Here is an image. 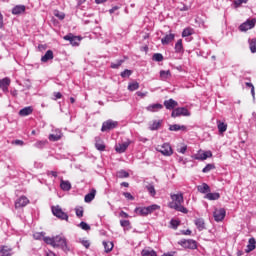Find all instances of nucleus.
I'll return each mask as SVG.
<instances>
[{
    "label": "nucleus",
    "instance_id": "39",
    "mask_svg": "<svg viewBox=\"0 0 256 256\" xmlns=\"http://www.w3.org/2000/svg\"><path fill=\"white\" fill-rule=\"evenodd\" d=\"M193 33H195L193 28H185L182 32V37H191V35H193Z\"/></svg>",
    "mask_w": 256,
    "mask_h": 256
},
{
    "label": "nucleus",
    "instance_id": "22",
    "mask_svg": "<svg viewBox=\"0 0 256 256\" xmlns=\"http://www.w3.org/2000/svg\"><path fill=\"white\" fill-rule=\"evenodd\" d=\"M33 113V107L27 106L19 111L20 117H27L28 115H31Z\"/></svg>",
    "mask_w": 256,
    "mask_h": 256
},
{
    "label": "nucleus",
    "instance_id": "11",
    "mask_svg": "<svg viewBox=\"0 0 256 256\" xmlns=\"http://www.w3.org/2000/svg\"><path fill=\"white\" fill-rule=\"evenodd\" d=\"M29 205V198L21 196L15 201V209H21V207H27Z\"/></svg>",
    "mask_w": 256,
    "mask_h": 256
},
{
    "label": "nucleus",
    "instance_id": "43",
    "mask_svg": "<svg viewBox=\"0 0 256 256\" xmlns=\"http://www.w3.org/2000/svg\"><path fill=\"white\" fill-rule=\"evenodd\" d=\"M78 227H80V229H83V231H89L91 229V226H89V224H87L86 222H81Z\"/></svg>",
    "mask_w": 256,
    "mask_h": 256
},
{
    "label": "nucleus",
    "instance_id": "19",
    "mask_svg": "<svg viewBox=\"0 0 256 256\" xmlns=\"http://www.w3.org/2000/svg\"><path fill=\"white\" fill-rule=\"evenodd\" d=\"M178 105H179V103L177 101L173 100L172 98H170L169 100L164 101V106L169 111H171L172 109L175 110V107H177Z\"/></svg>",
    "mask_w": 256,
    "mask_h": 256
},
{
    "label": "nucleus",
    "instance_id": "63",
    "mask_svg": "<svg viewBox=\"0 0 256 256\" xmlns=\"http://www.w3.org/2000/svg\"><path fill=\"white\" fill-rule=\"evenodd\" d=\"M10 93H11V96H12V97H17V94H18V93H17V90H15V89H14V90H11Z\"/></svg>",
    "mask_w": 256,
    "mask_h": 256
},
{
    "label": "nucleus",
    "instance_id": "44",
    "mask_svg": "<svg viewBox=\"0 0 256 256\" xmlns=\"http://www.w3.org/2000/svg\"><path fill=\"white\" fill-rule=\"evenodd\" d=\"M247 1L249 0H234L233 4L235 9L241 7V5H243V3H247Z\"/></svg>",
    "mask_w": 256,
    "mask_h": 256
},
{
    "label": "nucleus",
    "instance_id": "23",
    "mask_svg": "<svg viewBox=\"0 0 256 256\" xmlns=\"http://www.w3.org/2000/svg\"><path fill=\"white\" fill-rule=\"evenodd\" d=\"M25 5H16L13 9H12V14L13 15H21V13H25Z\"/></svg>",
    "mask_w": 256,
    "mask_h": 256
},
{
    "label": "nucleus",
    "instance_id": "30",
    "mask_svg": "<svg viewBox=\"0 0 256 256\" xmlns=\"http://www.w3.org/2000/svg\"><path fill=\"white\" fill-rule=\"evenodd\" d=\"M34 239L41 241L45 243V239H49L50 237L45 236V232H36L33 234Z\"/></svg>",
    "mask_w": 256,
    "mask_h": 256
},
{
    "label": "nucleus",
    "instance_id": "62",
    "mask_svg": "<svg viewBox=\"0 0 256 256\" xmlns=\"http://www.w3.org/2000/svg\"><path fill=\"white\" fill-rule=\"evenodd\" d=\"M14 143L15 145H24L23 140H15Z\"/></svg>",
    "mask_w": 256,
    "mask_h": 256
},
{
    "label": "nucleus",
    "instance_id": "41",
    "mask_svg": "<svg viewBox=\"0 0 256 256\" xmlns=\"http://www.w3.org/2000/svg\"><path fill=\"white\" fill-rule=\"evenodd\" d=\"M179 225H181V222L179 220L172 219L170 221V227L172 229H177V227H179Z\"/></svg>",
    "mask_w": 256,
    "mask_h": 256
},
{
    "label": "nucleus",
    "instance_id": "18",
    "mask_svg": "<svg viewBox=\"0 0 256 256\" xmlns=\"http://www.w3.org/2000/svg\"><path fill=\"white\" fill-rule=\"evenodd\" d=\"M162 123H163V120H153V121L149 122L148 129L150 131H157V129H159L161 127Z\"/></svg>",
    "mask_w": 256,
    "mask_h": 256
},
{
    "label": "nucleus",
    "instance_id": "14",
    "mask_svg": "<svg viewBox=\"0 0 256 256\" xmlns=\"http://www.w3.org/2000/svg\"><path fill=\"white\" fill-rule=\"evenodd\" d=\"M9 85H11V79L9 77L0 80V89L3 93H9Z\"/></svg>",
    "mask_w": 256,
    "mask_h": 256
},
{
    "label": "nucleus",
    "instance_id": "45",
    "mask_svg": "<svg viewBox=\"0 0 256 256\" xmlns=\"http://www.w3.org/2000/svg\"><path fill=\"white\" fill-rule=\"evenodd\" d=\"M61 139V133L59 134H50L49 135V140L50 141H59Z\"/></svg>",
    "mask_w": 256,
    "mask_h": 256
},
{
    "label": "nucleus",
    "instance_id": "31",
    "mask_svg": "<svg viewBox=\"0 0 256 256\" xmlns=\"http://www.w3.org/2000/svg\"><path fill=\"white\" fill-rule=\"evenodd\" d=\"M53 59V51L48 50L44 56H42L41 61L42 63H47V61H51Z\"/></svg>",
    "mask_w": 256,
    "mask_h": 256
},
{
    "label": "nucleus",
    "instance_id": "53",
    "mask_svg": "<svg viewBox=\"0 0 256 256\" xmlns=\"http://www.w3.org/2000/svg\"><path fill=\"white\" fill-rule=\"evenodd\" d=\"M123 195L129 201H134L135 200V197H133V195H131V193H129V192H124Z\"/></svg>",
    "mask_w": 256,
    "mask_h": 256
},
{
    "label": "nucleus",
    "instance_id": "35",
    "mask_svg": "<svg viewBox=\"0 0 256 256\" xmlns=\"http://www.w3.org/2000/svg\"><path fill=\"white\" fill-rule=\"evenodd\" d=\"M0 256H11V248L2 246L0 249Z\"/></svg>",
    "mask_w": 256,
    "mask_h": 256
},
{
    "label": "nucleus",
    "instance_id": "6",
    "mask_svg": "<svg viewBox=\"0 0 256 256\" xmlns=\"http://www.w3.org/2000/svg\"><path fill=\"white\" fill-rule=\"evenodd\" d=\"M171 117H191V112L185 107H178L172 111Z\"/></svg>",
    "mask_w": 256,
    "mask_h": 256
},
{
    "label": "nucleus",
    "instance_id": "27",
    "mask_svg": "<svg viewBox=\"0 0 256 256\" xmlns=\"http://www.w3.org/2000/svg\"><path fill=\"white\" fill-rule=\"evenodd\" d=\"M95 147L98 151H105V143H103V140L101 138L95 139Z\"/></svg>",
    "mask_w": 256,
    "mask_h": 256
},
{
    "label": "nucleus",
    "instance_id": "16",
    "mask_svg": "<svg viewBox=\"0 0 256 256\" xmlns=\"http://www.w3.org/2000/svg\"><path fill=\"white\" fill-rule=\"evenodd\" d=\"M130 145H131V141L128 140L126 142L116 145L115 149H116L117 153H125V151H127V148Z\"/></svg>",
    "mask_w": 256,
    "mask_h": 256
},
{
    "label": "nucleus",
    "instance_id": "46",
    "mask_svg": "<svg viewBox=\"0 0 256 256\" xmlns=\"http://www.w3.org/2000/svg\"><path fill=\"white\" fill-rule=\"evenodd\" d=\"M152 59H153V61L161 62V61H163V54L156 53L153 55Z\"/></svg>",
    "mask_w": 256,
    "mask_h": 256
},
{
    "label": "nucleus",
    "instance_id": "49",
    "mask_svg": "<svg viewBox=\"0 0 256 256\" xmlns=\"http://www.w3.org/2000/svg\"><path fill=\"white\" fill-rule=\"evenodd\" d=\"M246 87L251 88V95L255 99V86L251 82H246Z\"/></svg>",
    "mask_w": 256,
    "mask_h": 256
},
{
    "label": "nucleus",
    "instance_id": "17",
    "mask_svg": "<svg viewBox=\"0 0 256 256\" xmlns=\"http://www.w3.org/2000/svg\"><path fill=\"white\" fill-rule=\"evenodd\" d=\"M161 109H163V104L160 103L150 104L146 107V111L150 113H157V111H161Z\"/></svg>",
    "mask_w": 256,
    "mask_h": 256
},
{
    "label": "nucleus",
    "instance_id": "47",
    "mask_svg": "<svg viewBox=\"0 0 256 256\" xmlns=\"http://www.w3.org/2000/svg\"><path fill=\"white\" fill-rule=\"evenodd\" d=\"M212 169H215V165L213 164H207L205 168H203L202 172L209 173V171H212Z\"/></svg>",
    "mask_w": 256,
    "mask_h": 256
},
{
    "label": "nucleus",
    "instance_id": "9",
    "mask_svg": "<svg viewBox=\"0 0 256 256\" xmlns=\"http://www.w3.org/2000/svg\"><path fill=\"white\" fill-rule=\"evenodd\" d=\"M63 39L65 41H69L70 44L73 46V47H77L79 46V43L81 42V38L79 36H75L73 34H68L66 36L63 37Z\"/></svg>",
    "mask_w": 256,
    "mask_h": 256
},
{
    "label": "nucleus",
    "instance_id": "59",
    "mask_svg": "<svg viewBox=\"0 0 256 256\" xmlns=\"http://www.w3.org/2000/svg\"><path fill=\"white\" fill-rule=\"evenodd\" d=\"M54 97H55V100H57V99H61L63 95L60 92H54Z\"/></svg>",
    "mask_w": 256,
    "mask_h": 256
},
{
    "label": "nucleus",
    "instance_id": "7",
    "mask_svg": "<svg viewBox=\"0 0 256 256\" xmlns=\"http://www.w3.org/2000/svg\"><path fill=\"white\" fill-rule=\"evenodd\" d=\"M211 157H213V153L211 151L200 150L197 154L192 156V159H195L196 161H205Z\"/></svg>",
    "mask_w": 256,
    "mask_h": 256
},
{
    "label": "nucleus",
    "instance_id": "37",
    "mask_svg": "<svg viewBox=\"0 0 256 256\" xmlns=\"http://www.w3.org/2000/svg\"><path fill=\"white\" fill-rule=\"evenodd\" d=\"M160 77L162 79V81H166V79H169V77H171V71L169 70H161L160 71Z\"/></svg>",
    "mask_w": 256,
    "mask_h": 256
},
{
    "label": "nucleus",
    "instance_id": "38",
    "mask_svg": "<svg viewBox=\"0 0 256 256\" xmlns=\"http://www.w3.org/2000/svg\"><path fill=\"white\" fill-rule=\"evenodd\" d=\"M116 177H118L119 179H127V177H129V172L125 170H119L116 173Z\"/></svg>",
    "mask_w": 256,
    "mask_h": 256
},
{
    "label": "nucleus",
    "instance_id": "12",
    "mask_svg": "<svg viewBox=\"0 0 256 256\" xmlns=\"http://www.w3.org/2000/svg\"><path fill=\"white\" fill-rule=\"evenodd\" d=\"M256 19L247 20L242 23L239 27L240 31H249V29H253L255 27Z\"/></svg>",
    "mask_w": 256,
    "mask_h": 256
},
{
    "label": "nucleus",
    "instance_id": "3",
    "mask_svg": "<svg viewBox=\"0 0 256 256\" xmlns=\"http://www.w3.org/2000/svg\"><path fill=\"white\" fill-rule=\"evenodd\" d=\"M157 209H161V206L153 204L147 207H137L135 208V213L141 217H146V215H151V213L157 211Z\"/></svg>",
    "mask_w": 256,
    "mask_h": 256
},
{
    "label": "nucleus",
    "instance_id": "58",
    "mask_svg": "<svg viewBox=\"0 0 256 256\" xmlns=\"http://www.w3.org/2000/svg\"><path fill=\"white\" fill-rule=\"evenodd\" d=\"M136 95H137L138 97H147V92L138 91V92H136Z\"/></svg>",
    "mask_w": 256,
    "mask_h": 256
},
{
    "label": "nucleus",
    "instance_id": "48",
    "mask_svg": "<svg viewBox=\"0 0 256 256\" xmlns=\"http://www.w3.org/2000/svg\"><path fill=\"white\" fill-rule=\"evenodd\" d=\"M133 72L131 71V70H129V69H126V70H124L123 72H121V77L123 78V79H125V77H131V74H132Z\"/></svg>",
    "mask_w": 256,
    "mask_h": 256
},
{
    "label": "nucleus",
    "instance_id": "40",
    "mask_svg": "<svg viewBox=\"0 0 256 256\" xmlns=\"http://www.w3.org/2000/svg\"><path fill=\"white\" fill-rule=\"evenodd\" d=\"M139 89V82H131L128 84V91H137Z\"/></svg>",
    "mask_w": 256,
    "mask_h": 256
},
{
    "label": "nucleus",
    "instance_id": "20",
    "mask_svg": "<svg viewBox=\"0 0 256 256\" xmlns=\"http://www.w3.org/2000/svg\"><path fill=\"white\" fill-rule=\"evenodd\" d=\"M95 195H97V190L92 189L90 191V193L85 195V197H84L85 203H91V201H93V199H95Z\"/></svg>",
    "mask_w": 256,
    "mask_h": 256
},
{
    "label": "nucleus",
    "instance_id": "29",
    "mask_svg": "<svg viewBox=\"0 0 256 256\" xmlns=\"http://www.w3.org/2000/svg\"><path fill=\"white\" fill-rule=\"evenodd\" d=\"M146 190L151 197H155L157 195V191L155 190V186L153 185V183H149L148 185H146Z\"/></svg>",
    "mask_w": 256,
    "mask_h": 256
},
{
    "label": "nucleus",
    "instance_id": "15",
    "mask_svg": "<svg viewBox=\"0 0 256 256\" xmlns=\"http://www.w3.org/2000/svg\"><path fill=\"white\" fill-rule=\"evenodd\" d=\"M169 131H182V133H187L189 129L185 125L172 124L169 125Z\"/></svg>",
    "mask_w": 256,
    "mask_h": 256
},
{
    "label": "nucleus",
    "instance_id": "26",
    "mask_svg": "<svg viewBox=\"0 0 256 256\" xmlns=\"http://www.w3.org/2000/svg\"><path fill=\"white\" fill-rule=\"evenodd\" d=\"M102 245H103V247L105 249V253H111V251H113V247H114L113 242H111V241H103Z\"/></svg>",
    "mask_w": 256,
    "mask_h": 256
},
{
    "label": "nucleus",
    "instance_id": "57",
    "mask_svg": "<svg viewBox=\"0 0 256 256\" xmlns=\"http://www.w3.org/2000/svg\"><path fill=\"white\" fill-rule=\"evenodd\" d=\"M118 9H119V6H114V7H112V8L109 10L110 15H113V13H115V11H118Z\"/></svg>",
    "mask_w": 256,
    "mask_h": 256
},
{
    "label": "nucleus",
    "instance_id": "55",
    "mask_svg": "<svg viewBox=\"0 0 256 256\" xmlns=\"http://www.w3.org/2000/svg\"><path fill=\"white\" fill-rule=\"evenodd\" d=\"M76 215L77 217H83V208H76Z\"/></svg>",
    "mask_w": 256,
    "mask_h": 256
},
{
    "label": "nucleus",
    "instance_id": "8",
    "mask_svg": "<svg viewBox=\"0 0 256 256\" xmlns=\"http://www.w3.org/2000/svg\"><path fill=\"white\" fill-rule=\"evenodd\" d=\"M119 122L113 120H107L103 122L101 131L105 133V131H111L112 129H117Z\"/></svg>",
    "mask_w": 256,
    "mask_h": 256
},
{
    "label": "nucleus",
    "instance_id": "34",
    "mask_svg": "<svg viewBox=\"0 0 256 256\" xmlns=\"http://www.w3.org/2000/svg\"><path fill=\"white\" fill-rule=\"evenodd\" d=\"M60 187L63 191H71V182L61 180Z\"/></svg>",
    "mask_w": 256,
    "mask_h": 256
},
{
    "label": "nucleus",
    "instance_id": "61",
    "mask_svg": "<svg viewBox=\"0 0 256 256\" xmlns=\"http://www.w3.org/2000/svg\"><path fill=\"white\" fill-rule=\"evenodd\" d=\"M47 175H52V177H57V172L56 171H49Z\"/></svg>",
    "mask_w": 256,
    "mask_h": 256
},
{
    "label": "nucleus",
    "instance_id": "1",
    "mask_svg": "<svg viewBox=\"0 0 256 256\" xmlns=\"http://www.w3.org/2000/svg\"><path fill=\"white\" fill-rule=\"evenodd\" d=\"M171 202H169L168 207L170 209H174L175 211H179L180 213H184L187 215L189 210L183 206L185 203V198L183 197V192H178L177 194H170Z\"/></svg>",
    "mask_w": 256,
    "mask_h": 256
},
{
    "label": "nucleus",
    "instance_id": "36",
    "mask_svg": "<svg viewBox=\"0 0 256 256\" xmlns=\"http://www.w3.org/2000/svg\"><path fill=\"white\" fill-rule=\"evenodd\" d=\"M217 127H218L219 133H225V131H227V124L224 122L218 121Z\"/></svg>",
    "mask_w": 256,
    "mask_h": 256
},
{
    "label": "nucleus",
    "instance_id": "2",
    "mask_svg": "<svg viewBox=\"0 0 256 256\" xmlns=\"http://www.w3.org/2000/svg\"><path fill=\"white\" fill-rule=\"evenodd\" d=\"M44 241L47 245H51L54 248L62 249V251H69V246L67 245V239L63 235L44 238Z\"/></svg>",
    "mask_w": 256,
    "mask_h": 256
},
{
    "label": "nucleus",
    "instance_id": "25",
    "mask_svg": "<svg viewBox=\"0 0 256 256\" xmlns=\"http://www.w3.org/2000/svg\"><path fill=\"white\" fill-rule=\"evenodd\" d=\"M175 39V34H167L164 38L161 39L162 45H169L171 41Z\"/></svg>",
    "mask_w": 256,
    "mask_h": 256
},
{
    "label": "nucleus",
    "instance_id": "24",
    "mask_svg": "<svg viewBox=\"0 0 256 256\" xmlns=\"http://www.w3.org/2000/svg\"><path fill=\"white\" fill-rule=\"evenodd\" d=\"M255 247H256L255 238H250L248 241L246 252L251 253V251H255Z\"/></svg>",
    "mask_w": 256,
    "mask_h": 256
},
{
    "label": "nucleus",
    "instance_id": "32",
    "mask_svg": "<svg viewBox=\"0 0 256 256\" xmlns=\"http://www.w3.org/2000/svg\"><path fill=\"white\" fill-rule=\"evenodd\" d=\"M199 193H209V191H211V188L207 185V183H203L202 185H199L197 187Z\"/></svg>",
    "mask_w": 256,
    "mask_h": 256
},
{
    "label": "nucleus",
    "instance_id": "54",
    "mask_svg": "<svg viewBox=\"0 0 256 256\" xmlns=\"http://www.w3.org/2000/svg\"><path fill=\"white\" fill-rule=\"evenodd\" d=\"M120 224H121V227H129V225H131L129 220H121Z\"/></svg>",
    "mask_w": 256,
    "mask_h": 256
},
{
    "label": "nucleus",
    "instance_id": "21",
    "mask_svg": "<svg viewBox=\"0 0 256 256\" xmlns=\"http://www.w3.org/2000/svg\"><path fill=\"white\" fill-rule=\"evenodd\" d=\"M221 198V194L214 192V193H207L204 196V199H208V201H217Z\"/></svg>",
    "mask_w": 256,
    "mask_h": 256
},
{
    "label": "nucleus",
    "instance_id": "52",
    "mask_svg": "<svg viewBox=\"0 0 256 256\" xmlns=\"http://www.w3.org/2000/svg\"><path fill=\"white\" fill-rule=\"evenodd\" d=\"M54 15H55V17H58V19H60V20L65 19V14L63 12L55 11Z\"/></svg>",
    "mask_w": 256,
    "mask_h": 256
},
{
    "label": "nucleus",
    "instance_id": "64",
    "mask_svg": "<svg viewBox=\"0 0 256 256\" xmlns=\"http://www.w3.org/2000/svg\"><path fill=\"white\" fill-rule=\"evenodd\" d=\"M46 256H57V255L55 254V252L49 251L47 252Z\"/></svg>",
    "mask_w": 256,
    "mask_h": 256
},
{
    "label": "nucleus",
    "instance_id": "60",
    "mask_svg": "<svg viewBox=\"0 0 256 256\" xmlns=\"http://www.w3.org/2000/svg\"><path fill=\"white\" fill-rule=\"evenodd\" d=\"M120 217H124V219H127L129 217V214H127V212H125V211H121Z\"/></svg>",
    "mask_w": 256,
    "mask_h": 256
},
{
    "label": "nucleus",
    "instance_id": "56",
    "mask_svg": "<svg viewBox=\"0 0 256 256\" xmlns=\"http://www.w3.org/2000/svg\"><path fill=\"white\" fill-rule=\"evenodd\" d=\"M186 152H187V146L186 145H184V146H182L178 149V153H182V155H185Z\"/></svg>",
    "mask_w": 256,
    "mask_h": 256
},
{
    "label": "nucleus",
    "instance_id": "50",
    "mask_svg": "<svg viewBox=\"0 0 256 256\" xmlns=\"http://www.w3.org/2000/svg\"><path fill=\"white\" fill-rule=\"evenodd\" d=\"M250 51L251 53H256V40L250 41Z\"/></svg>",
    "mask_w": 256,
    "mask_h": 256
},
{
    "label": "nucleus",
    "instance_id": "33",
    "mask_svg": "<svg viewBox=\"0 0 256 256\" xmlns=\"http://www.w3.org/2000/svg\"><path fill=\"white\" fill-rule=\"evenodd\" d=\"M185 50L183 49V40L179 39L175 44V53H183Z\"/></svg>",
    "mask_w": 256,
    "mask_h": 256
},
{
    "label": "nucleus",
    "instance_id": "28",
    "mask_svg": "<svg viewBox=\"0 0 256 256\" xmlns=\"http://www.w3.org/2000/svg\"><path fill=\"white\" fill-rule=\"evenodd\" d=\"M194 223L199 231H203V229H205V220L202 218L196 219Z\"/></svg>",
    "mask_w": 256,
    "mask_h": 256
},
{
    "label": "nucleus",
    "instance_id": "42",
    "mask_svg": "<svg viewBox=\"0 0 256 256\" xmlns=\"http://www.w3.org/2000/svg\"><path fill=\"white\" fill-rule=\"evenodd\" d=\"M123 65V60H117L116 62L111 63V68L112 69H119Z\"/></svg>",
    "mask_w": 256,
    "mask_h": 256
},
{
    "label": "nucleus",
    "instance_id": "51",
    "mask_svg": "<svg viewBox=\"0 0 256 256\" xmlns=\"http://www.w3.org/2000/svg\"><path fill=\"white\" fill-rule=\"evenodd\" d=\"M47 141H38L34 144V147H37V149H42V147H45V144Z\"/></svg>",
    "mask_w": 256,
    "mask_h": 256
},
{
    "label": "nucleus",
    "instance_id": "13",
    "mask_svg": "<svg viewBox=\"0 0 256 256\" xmlns=\"http://www.w3.org/2000/svg\"><path fill=\"white\" fill-rule=\"evenodd\" d=\"M180 245L184 247V249H197V241L195 240H182Z\"/></svg>",
    "mask_w": 256,
    "mask_h": 256
},
{
    "label": "nucleus",
    "instance_id": "4",
    "mask_svg": "<svg viewBox=\"0 0 256 256\" xmlns=\"http://www.w3.org/2000/svg\"><path fill=\"white\" fill-rule=\"evenodd\" d=\"M156 151H158V153H161L162 155H164V157H171V155H173V148L171 147V144H169V143H164L162 145H158L156 147Z\"/></svg>",
    "mask_w": 256,
    "mask_h": 256
},
{
    "label": "nucleus",
    "instance_id": "5",
    "mask_svg": "<svg viewBox=\"0 0 256 256\" xmlns=\"http://www.w3.org/2000/svg\"><path fill=\"white\" fill-rule=\"evenodd\" d=\"M52 213L54 217H57L58 219H61L62 221H69V215L67 213L63 212V209H61L60 206H52Z\"/></svg>",
    "mask_w": 256,
    "mask_h": 256
},
{
    "label": "nucleus",
    "instance_id": "10",
    "mask_svg": "<svg viewBox=\"0 0 256 256\" xmlns=\"http://www.w3.org/2000/svg\"><path fill=\"white\" fill-rule=\"evenodd\" d=\"M226 214L225 208L216 209L213 213L214 220L219 223L225 219Z\"/></svg>",
    "mask_w": 256,
    "mask_h": 256
}]
</instances>
